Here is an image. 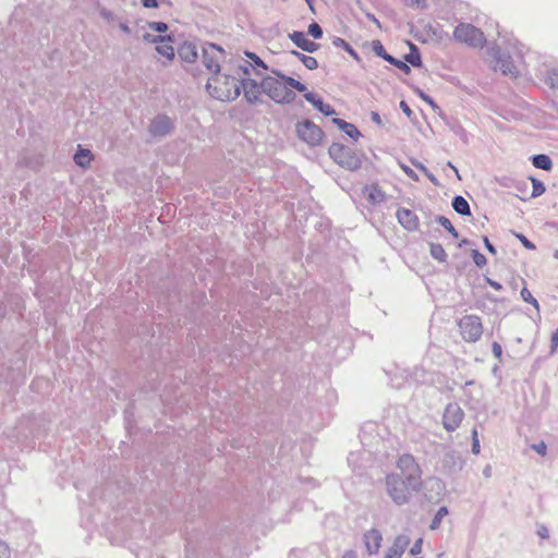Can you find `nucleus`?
<instances>
[{"instance_id":"1","label":"nucleus","mask_w":558,"mask_h":558,"mask_svg":"<svg viewBox=\"0 0 558 558\" xmlns=\"http://www.w3.org/2000/svg\"><path fill=\"white\" fill-rule=\"evenodd\" d=\"M263 90L277 104H291L296 97L295 92L305 93L306 86L293 77L274 73L263 77Z\"/></svg>"},{"instance_id":"2","label":"nucleus","mask_w":558,"mask_h":558,"mask_svg":"<svg viewBox=\"0 0 558 558\" xmlns=\"http://www.w3.org/2000/svg\"><path fill=\"white\" fill-rule=\"evenodd\" d=\"M209 95L220 101L234 100L240 95L239 81L230 75L215 74L206 84Z\"/></svg>"},{"instance_id":"3","label":"nucleus","mask_w":558,"mask_h":558,"mask_svg":"<svg viewBox=\"0 0 558 558\" xmlns=\"http://www.w3.org/2000/svg\"><path fill=\"white\" fill-rule=\"evenodd\" d=\"M386 487L388 495L399 505L405 504L413 492H418L422 488V486L408 485V481L398 474H388L386 476Z\"/></svg>"},{"instance_id":"4","label":"nucleus","mask_w":558,"mask_h":558,"mask_svg":"<svg viewBox=\"0 0 558 558\" xmlns=\"http://www.w3.org/2000/svg\"><path fill=\"white\" fill-rule=\"evenodd\" d=\"M398 475L408 481L410 486H423L422 469L410 453L400 456L397 460Z\"/></svg>"},{"instance_id":"5","label":"nucleus","mask_w":558,"mask_h":558,"mask_svg":"<svg viewBox=\"0 0 558 558\" xmlns=\"http://www.w3.org/2000/svg\"><path fill=\"white\" fill-rule=\"evenodd\" d=\"M453 38L473 48H483L486 44L484 33L469 23H460L453 31Z\"/></svg>"},{"instance_id":"6","label":"nucleus","mask_w":558,"mask_h":558,"mask_svg":"<svg viewBox=\"0 0 558 558\" xmlns=\"http://www.w3.org/2000/svg\"><path fill=\"white\" fill-rule=\"evenodd\" d=\"M458 329L465 342H477L484 331L482 318L474 314L464 315L458 322Z\"/></svg>"},{"instance_id":"7","label":"nucleus","mask_w":558,"mask_h":558,"mask_svg":"<svg viewBox=\"0 0 558 558\" xmlns=\"http://www.w3.org/2000/svg\"><path fill=\"white\" fill-rule=\"evenodd\" d=\"M328 151L332 160L342 168L353 171L361 167L360 157L343 144L333 143Z\"/></svg>"},{"instance_id":"8","label":"nucleus","mask_w":558,"mask_h":558,"mask_svg":"<svg viewBox=\"0 0 558 558\" xmlns=\"http://www.w3.org/2000/svg\"><path fill=\"white\" fill-rule=\"evenodd\" d=\"M296 132L302 141L312 146L319 145L324 138V133L320 128L308 120L299 123Z\"/></svg>"},{"instance_id":"9","label":"nucleus","mask_w":558,"mask_h":558,"mask_svg":"<svg viewBox=\"0 0 558 558\" xmlns=\"http://www.w3.org/2000/svg\"><path fill=\"white\" fill-rule=\"evenodd\" d=\"M464 418V412L458 403H449L442 414V425L448 432L456 430Z\"/></svg>"},{"instance_id":"10","label":"nucleus","mask_w":558,"mask_h":558,"mask_svg":"<svg viewBox=\"0 0 558 558\" xmlns=\"http://www.w3.org/2000/svg\"><path fill=\"white\" fill-rule=\"evenodd\" d=\"M222 59L223 50L214 44H210L203 51V63L214 75L219 74Z\"/></svg>"},{"instance_id":"11","label":"nucleus","mask_w":558,"mask_h":558,"mask_svg":"<svg viewBox=\"0 0 558 558\" xmlns=\"http://www.w3.org/2000/svg\"><path fill=\"white\" fill-rule=\"evenodd\" d=\"M241 86L243 94L248 102H256L260 100L263 90V81L258 84L256 81L251 78L242 80Z\"/></svg>"},{"instance_id":"12","label":"nucleus","mask_w":558,"mask_h":558,"mask_svg":"<svg viewBox=\"0 0 558 558\" xmlns=\"http://www.w3.org/2000/svg\"><path fill=\"white\" fill-rule=\"evenodd\" d=\"M363 543L368 555H377L381 547L383 535L377 529H371L364 533Z\"/></svg>"},{"instance_id":"13","label":"nucleus","mask_w":558,"mask_h":558,"mask_svg":"<svg viewBox=\"0 0 558 558\" xmlns=\"http://www.w3.org/2000/svg\"><path fill=\"white\" fill-rule=\"evenodd\" d=\"M410 545V539L405 535H398L392 545L388 548L384 558H401Z\"/></svg>"},{"instance_id":"14","label":"nucleus","mask_w":558,"mask_h":558,"mask_svg":"<svg viewBox=\"0 0 558 558\" xmlns=\"http://www.w3.org/2000/svg\"><path fill=\"white\" fill-rule=\"evenodd\" d=\"M397 218L399 223L409 231L416 230L418 227L417 216L408 208H400L397 210Z\"/></svg>"},{"instance_id":"15","label":"nucleus","mask_w":558,"mask_h":558,"mask_svg":"<svg viewBox=\"0 0 558 558\" xmlns=\"http://www.w3.org/2000/svg\"><path fill=\"white\" fill-rule=\"evenodd\" d=\"M289 38L302 50L306 52H315L318 49V44L307 38L303 32H293L289 34Z\"/></svg>"},{"instance_id":"16","label":"nucleus","mask_w":558,"mask_h":558,"mask_svg":"<svg viewBox=\"0 0 558 558\" xmlns=\"http://www.w3.org/2000/svg\"><path fill=\"white\" fill-rule=\"evenodd\" d=\"M156 51L162 58H165V62H170L174 58V47L172 46V39L170 36L159 37L158 43L156 44Z\"/></svg>"},{"instance_id":"17","label":"nucleus","mask_w":558,"mask_h":558,"mask_svg":"<svg viewBox=\"0 0 558 558\" xmlns=\"http://www.w3.org/2000/svg\"><path fill=\"white\" fill-rule=\"evenodd\" d=\"M363 195L367 202L372 205L380 204L386 199L385 192L379 187L378 184L366 185L363 189Z\"/></svg>"},{"instance_id":"18","label":"nucleus","mask_w":558,"mask_h":558,"mask_svg":"<svg viewBox=\"0 0 558 558\" xmlns=\"http://www.w3.org/2000/svg\"><path fill=\"white\" fill-rule=\"evenodd\" d=\"M172 129V123L167 117H157L150 124V132L154 135H166Z\"/></svg>"},{"instance_id":"19","label":"nucleus","mask_w":558,"mask_h":558,"mask_svg":"<svg viewBox=\"0 0 558 558\" xmlns=\"http://www.w3.org/2000/svg\"><path fill=\"white\" fill-rule=\"evenodd\" d=\"M304 98L325 116H332L336 113L332 106L325 104L322 98L317 97L314 93H305Z\"/></svg>"},{"instance_id":"20","label":"nucleus","mask_w":558,"mask_h":558,"mask_svg":"<svg viewBox=\"0 0 558 558\" xmlns=\"http://www.w3.org/2000/svg\"><path fill=\"white\" fill-rule=\"evenodd\" d=\"M179 56L186 62H194L197 58V51L194 45L184 43L178 50Z\"/></svg>"},{"instance_id":"21","label":"nucleus","mask_w":558,"mask_h":558,"mask_svg":"<svg viewBox=\"0 0 558 558\" xmlns=\"http://www.w3.org/2000/svg\"><path fill=\"white\" fill-rule=\"evenodd\" d=\"M495 69L501 71L504 74H509V75L518 74V71H517L515 66L513 65V63L509 59H504L501 57L498 58Z\"/></svg>"},{"instance_id":"22","label":"nucleus","mask_w":558,"mask_h":558,"mask_svg":"<svg viewBox=\"0 0 558 558\" xmlns=\"http://www.w3.org/2000/svg\"><path fill=\"white\" fill-rule=\"evenodd\" d=\"M93 155L89 149L80 148L74 155V161L81 167H86L90 163Z\"/></svg>"},{"instance_id":"23","label":"nucleus","mask_w":558,"mask_h":558,"mask_svg":"<svg viewBox=\"0 0 558 558\" xmlns=\"http://www.w3.org/2000/svg\"><path fill=\"white\" fill-rule=\"evenodd\" d=\"M453 209L460 215H470V206L466 199L462 196H456L452 202Z\"/></svg>"},{"instance_id":"24","label":"nucleus","mask_w":558,"mask_h":558,"mask_svg":"<svg viewBox=\"0 0 558 558\" xmlns=\"http://www.w3.org/2000/svg\"><path fill=\"white\" fill-rule=\"evenodd\" d=\"M294 56L298 57V59L303 63V65L308 70H315L318 68V62L314 57L306 56L304 53L293 51Z\"/></svg>"},{"instance_id":"25","label":"nucleus","mask_w":558,"mask_h":558,"mask_svg":"<svg viewBox=\"0 0 558 558\" xmlns=\"http://www.w3.org/2000/svg\"><path fill=\"white\" fill-rule=\"evenodd\" d=\"M533 166L543 169V170H550L551 169V160L547 155H536L533 158Z\"/></svg>"},{"instance_id":"26","label":"nucleus","mask_w":558,"mask_h":558,"mask_svg":"<svg viewBox=\"0 0 558 558\" xmlns=\"http://www.w3.org/2000/svg\"><path fill=\"white\" fill-rule=\"evenodd\" d=\"M430 255L439 262H446V259H447V253H446L445 248L442 247V245H440V244H432L430 245Z\"/></svg>"},{"instance_id":"27","label":"nucleus","mask_w":558,"mask_h":558,"mask_svg":"<svg viewBox=\"0 0 558 558\" xmlns=\"http://www.w3.org/2000/svg\"><path fill=\"white\" fill-rule=\"evenodd\" d=\"M448 514V509L446 507H441L438 509L437 513L435 514L432 523H430V529L432 530H436L439 527L442 519Z\"/></svg>"},{"instance_id":"28","label":"nucleus","mask_w":558,"mask_h":558,"mask_svg":"<svg viewBox=\"0 0 558 558\" xmlns=\"http://www.w3.org/2000/svg\"><path fill=\"white\" fill-rule=\"evenodd\" d=\"M384 60L393 64L395 66H397L399 70H401L402 72H404L407 74L410 73V71H411L410 66L405 62L398 60V59L393 58L392 56H384Z\"/></svg>"},{"instance_id":"29","label":"nucleus","mask_w":558,"mask_h":558,"mask_svg":"<svg viewBox=\"0 0 558 558\" xmlns=\"http://www.w3.org/2000/svg\"><path fill=\"white\" fill-rule=\"evenodd\" d=\"M530 179H531L532 186H533L531 197H538L542 194H544L545 193L544 183L535 178H530Z\"/></svg>"},{"instance_id":"30","label":"nucleus","mask_w":558,"mask_h":558,"mask_svg":"<svg viewBox=\"0 0 558 558\" xmlns=\"http://www.w3.org/2000/svg\"><path fill=\"white\" fill-rule=\"evenodd\" d=\"M437 221L450 233L452 234L453 238H458L459 234H458V231L456 230V228L452 226L451 221L444 217V216H439Z\"/></svg>"},{"instance_id":"31","label":"nucleus","mask_w":558,"mask_h":558,"mask_svg":"<svg viewBox=\"0 0 558 558\" xmlns=\"http://www.w3.org/2000/svg\"><path fill=\"white\" fill-rule=\"evenodd\" d=\"M545 82L553 88H558V69H553L547 72Z\"/></svg>"},{"instance_id":"32","label":"nucleus","mask_w":558,"mask_h":558,"mask_svg":"<svg viewBox=\"0 0 558 558\" xmlns=\"http://www.w3.org/2000/svg\"><path fill=\"white\" fill-rule=\"evenodd\" d=\"M521 298L524 302L532 304L535 308H538L537 300L532 295L531 291L527 288H523L521 290Z\"/></svg>"},{"instance_id":"33","label":"nucleus","mask_w":558,"mask_h":558,"mask_svg":"<svg viewBox=\"0 0 558 558\" xmlns=\"http://www.w3.org/2000/svg\"><path fill=\"white\" fill-rule=\"evenodd\" d=\"M342 131L353 140H357L361 136L360 131L352 123L349 122L344 124V130Z\"/></svg>"},{"instance_id":"34","label":"nucleus","mask_w":558,"mask_h":558,"mask_svg":"<svg viewBox=\"0 0 558 558\" xmlns=\"http://www.w3.org/2000/svg\"><path fill=\"white\" fill-rule=\"evenodd\" d=\"M307 32H308V35H311L315 39H319L323 36V29H322V27L316 22L312 23L308 26V31Z\"/></svg>"},{"instance_id":"35","label":"nucleus","mask_w":558,"mask_h":558,"mask_svg":"<svg viewBox=\"0 0 558 558\" xmlns=\"http://www.w3.org/2000/svg\"><path fill=\"white\" fill-rule=\"evenodd\" d=\"M480 451H481V446H480L478 433H477L476 428H473V430H472V452L474 454H478Z\"/></svg>"},{"instance_id":"36","label":"nucleus","mask_w":558,"mask_h":558,"mask_svg":"<svg viewBox=\"0 0 558 558\" xmlns=\"http://www.w3.org/2000/svg\"><path fill=\"white\" fill-rule=\"evenodd\" d=\"M416 95L423 101H425L428 106H430L434 110L438 109V106L436 105V102L428 95H426L424 92H422L421 89L416 90Z\"/></svg>"},{"instance_id":"37","label":"nucleus","mask_w":558,"mask_h":558,"mask_svg":"<svg viewBox=\"0 0 558 558\" xmlns=\"http://www.w3.org/2000/svg\"><path fill=\"white\" fill-rule=\"evenodd\" d=\"M373 50L375 53L384 59V56H390L386 52L383 44L379 40L373 41Z\"/></svg>"},{"instance_id":"38","label":"nucleus","mask_w":558,"mask_h":558,"mask_svg":"<svg viewBox=\"0 0 558 558\" xmlns=\"http://www.w3.org/2000/svg\"><path fill=\"white\" fill-rule=\"evenodd\" d=\"M149 28L158 33H166L168 31V25L163 22H153L149 23Z\"/></svg>"},{"instance_id":"39","label":"nucleus","mask_w":558,"mask_h":558,"mask_svg":"<svg viewBox=\"0 0 558 558\" xmlns=\"http://www.w3.org/2000/svg\"><path fill=\"white\" fill-rule=\"evenodd\" d=\"M473 260L478 267H483L487 263L486 257L477 251H473Z\"/></svg>"},{"instance_id":"40","label":"nucleus","mask_w":558,"mask_h":558,"mask_svg":"<svg viewBox=\"0 0 558 558\" xmlns=\"http://www.w3.org/2000/svg\"><path fill=\"white\" fill-rule=\"evenodd\" d=\"M407 62L411 63L413 66H420L421 65V57L418 53H410L405 56Z\"/></svg>"},{"instance_id":"41","label":"nucleus","mask_w":558,"mask_h":558,"mask_svg":"<svg viewBox=\"0 0 558 558\" xmlns=\"http://www.w3.org/2000/svg\"><path fill=\"white\" fill-rule=\"evenodd\" d=\"M532 448L542 457L546 456L547 453V446L544 441L533 445Z\"/></svg>"},{"instance_id":"42","label":"nucleus","mask_w":558,"mask_h":558,"mask_svg":"<svg viewBox=\"0 0 558 558\" xmlns=\"http://www.w3.org/2000/svg\"><path fill=\"white\" fill-rule=\"evenodd\" d=\"M492 351H493V354L494 356L497 359V360H501V356H502V348L501 345L498 343V342H493L492 344Z\"/></svg>"},{"instance_id":"43","label":"nucleus","mask_w":558,"mask_h":558,"mask_svg":"<svg viewBox=\"0 0 558 558\" xmlns=\"http://www.w3.org/2000/svg\"><path fill=\"white\" fill-rule=\"evenodd\" d=\"M11 551L9 546L0 539V558H10Z\"/></svg>"},{"instance_id":"44","label":"nucleus","mask_w":558,"mask_h":558,"mask_svg":"<svg viewBox=\"0 0 558 558\" xmlns=\"http://www.w3.org/2000/svg\"><path fill=\"white\" fill-rule=\"evenodd\" d=\"M558 349V328L553 332L550 339V351L555 352Z\"/></svg>"},{"instance_id":"45","label":"nucleus","mask_w":558,"mask_h":558,"mask_svg":"<svg viewBox=\"0 0 558 558\" xmlns=\"http://www.w3.org/2000/svg\"><path fill=\"white\" fill-rule=\"evenodd\" d=\"M401 168L409 178H411L414 181L418 180L417 174L410 167L402 165Z\"/></svg>"},{"instance_id":"46","label":"nucleus","mask_w":558,"mask_h":558,"mask_svg":"<svg viewBox=\"0 0 558 558\" xmlns=\"http://www.w3.org/2000/svg\"><path fill=\"white\" fill-rule=\"evenodd\" d=\"M422 551V539H417L414 545L411 547L410 553L412 555H417Z\"/></svg>"},{"instance_id":"47","label":"nucleus","mask_w":558,"mask_h":558,"mask_svg":"<svg viewBox=\"0 0 558 558\" xmlns=\"http://www.w3.org/2000/svg\"><path fill=\"white\" fill-rule=\"evenodd\" d=\"M410 7L422 8L425 5V0H403Z\"/></svg>"},{"instance_id":"48","label":"nucleus","mask_w":558,"mask_h":558,"mask_svg":"<svg viewBox=\"0 0 558 558\" xmlns=\"http://www.w3.org/2000/svg\"><path fill=\"white\" fill-rule=\"evenodd\" d=\"M142 4L145 8L153 9V8L158 7V1L157 0H142Z\"/></svg>"},{"instance_id":"49","label":"nucleus","mask_w":558,"mask_h":558,"mask_svg":"<svg viewBox=\"0 0 558 558\" xmlns=\"http://www.w3.org/2000/svg\"><path fill=\"white\" fill-rule=\"evenodd\" d=\"M160 36H155L151 34H145L144 40L151 44H157Z\"/></svg>"},{"instance_id":"50","label":"nucleus","mask_w":558,"mask_h":558,"mask_svg":"<svg viewBox=\"0 0 558 558\" xmlns=\"http://www.w3.org/2000/svg\"><path fill=\"white\" fill-rule=\"evenodd\" d=\"M247 56L254 60V62L257 64V65H260L262 68L266 69V65L264 64V62L259 59V57H257L256 54L254 53H247Z\"/></svg>"},{"instance_id":"51","label":"nucleus","mask_w":558,"mask_h":558,"mask_svg":"<svg viewBox=\"0 0 558 558\" xmlns=\"http://www.w3.org/2000/svg\"><path fill=\"white\" fill-rule=\"evenodd\" d=\"M484 244H485L486 248L488 250V252H490L492 254H496V248L489 242L487 236L484 238Z\"/></svg>"},{"instance_id":"52","label":"nucleus","mask_w":558,"mask_h":558,"mask_svg":"<svg viewBox=\"0 0 558 558\" xmlns=\"http://www.w3.org/2000/svg\"><path fill=\"white\" fill-rule=\"evenodd\" d=\"M333 123L337 126H339V129L344 130V124H347L348 122L342 119L336 118V119H333Z\"/></svg>"},{"instance_id":"53","label":"nucleus","mask_w":558,"mask_h":558,"mask_svg":"<svg viewBox=\"0 0 558 558\" xmlns=\"http://www.w3.org/2000/svg\"><path fill=\"white\" fill-rule=\"evenodd\" d=\"M341 558H357V554L354 550H347Z\"/></svg>"},{"instance_id":"54","label":"nucleus","mask_w":558,"mask_h":558,"mask_svg":"<svg viewBox=\"0 0 558 558\" xmlns=\"http://www.w3.org/2000/svg\"><path fill=\"white\" fill-rule=\"evenodd\" d=\"M520 239H521V241H522V243H523V245L525 247H527V248H534L535 247L534 244L531 243L525 236H521Z\"/></svg>"},{"instance_id":"55","label":"nucleus","mask_w":558,"mask_h":558,"mask_svg":"<svg viewBox=\"0 0 558 558\" xmlns=\"http://www.w3.org/2000/svg\"><path fill=\"white\" fill-rule=\"evenodd\" d=\"M372 119H373V121H375L378 124L381 122L380 116L377 112L372 113Z\"/></svg>"},{"instance_id":"56","label":"nucleus","mask_w":558,"mask_h":558,"mask_svg":"<svg viewBox=\"0 0 558 558\" xmlns=\"http://www.w3.org/2000/svg\"><path fill=\"white\" fill-rule=\"evenodd\" d=\"M401 108L403 109V111L408 114L411 113V109L408 107V105L404 102V101H401Z\"/></svg>"},{"instance_id":"57","label":"nucleus","mask_w":558,"mask_h":558,"mask_svg":"<svg viewBox=\"0 0 558 558\" xmlns=\"http://www.w3.org/2000/svg\"><path fill=\"white\" fill-rule=\"evenodd\" d=\"M490 287H493L495 290H500L501 286L498 282L489 281Z\"/></svg>"},{"instance_id":"58","label":"nucleus","mask_w":558,"mask_h":558,"mask_svg":"<svg viewBox=\"0 0 558 558\" xmlns=\"http://www.w3.org/2000/svg\"><path fill=\"white\" fill-rule=\"evenodd\" d=\"M305 1H306V3L308 4L310 9H311L312 11H314V0H305Z\"/></svg>"},{"instance_id":"59","label":"nucleus","mask_w":558,"mask_h":558,"mask_svg":"<svg viewBox=\"0 0 558 558\" xmlns=\"http://www.w3.org/2000/svg\"><path fill=\"white\" fill-rule=\"evenodd\" d=\"M121 29H122L123 32H125V33H129V32H130L129 26H128V25H124V24H122V25H121Z\"/></svg>"},{"instance_id":"60","label":"nucleus","mask_w":558,"mask_h":558,"mask_svg":"<svg viewBox=\"0 0 558 558\" xmlns=\"http://www.w3.org/2000/svg\"><path fill=\"white\" fill-rule=\"evenodd\" d=\"M417 167H418L420 169H422L423 171H427V169H426L423 165H417Z\"/></svg>"}]
</instances>
